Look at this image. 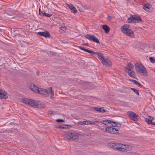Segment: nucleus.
Segmentation results:
<instances>
[{
  "label": "nucleus",
  "mask_w": 155,
  "mask_h": 155,
  "mask_svg": "<svg viewBox=\"0 0 155 155\" xmlns=\"http://www.w3.org/2000/svg\"><path fill=\"white\" fill-rule=\"evenodd\" d=\"M137 85H139V86L141 87L142 88H143V85H142L141 84H140V83H139V82H138L137 83Z\"/></svg>",
  "instance_id": "39"
},
{
  "label": "nucleus",
  "mask_w": 155,
  "mask_h": 155,
  "mask_svg": "<svg viewBox=\"0 0 155 155\" xmlns=\"http://www.w3.org/2000/svg\"><path fill=\"white\" fill-rule=\"evenodd\" d=\"M60 29L63 31H64L66 29V27H65V26L61 27L60 28Z\"/></svg>",
  "instance_id": "37"
},
{
  "label": "nucleus",
  "mask_w": 155,
  "mask_h": 155,
  "mask_svg": "<svg viewBox=\"0 0 155 155\" xmlns=\"http://www.w3.org/2000/svg\"><path fill=\"white\" fill-rule=\"evenodd\" d=\"M95 122H97V121H87V124H95Z\"/></svg>",
  "instance_id": "28"
},
{
  "label": "nucleus",
  "mask_w": 155,
  "mask_h": 155,
  "mask_svg": "<svg viewBox=\"0 0 155 155\" xmlns=\"http://www.w3.org/2000/svg\"><path fill=\"white\" fill-rule=\"evenodd\" d=\"M130 81L133 82L134 84H137V83L138 82L137 81H136L135 80H130Z\"/></svg>",
  "instance_id": "33"
},
{
  "label": "nucleus",
  "mask_w": 155,
  "mask_h": 155,
  "mask_svg": "<svg viewBox=\"0 0 155 155\" xmlns=\"http://www.w3.org/2000/svg\"><path fill=\"white\" fill-rule=\"evenodd\" d=\"M56 121L57 122H58V123L64 122V120L62 119H57L56 120Z\"/></svg>",
  "instance_id": "31"
},
{
  "label": "nucleus",
  "mask_w": 155,
  "mask_h": 155,
  "mask_svg": "<svg viewBox=\"0 0 155 155\" xmlns=\"http://www.w3.org/2000/svg\"><path fill=\"white\" fill-rule=\"evenodd\" d=\"M126 72L127 73H128L129 72V71H126Z\"/></svg>",
  "instance_id": "48"
},
{
  "label": "nucleus",
  "mask_w": 155,
  "mask_h": 155,
  "mask_svg": "<svg viewBox=\"0 0 155 155\" xmlns=\"http://www.w3.org/2000/svg\"><path fill=\"white\" fill-rule=\"evenodd\" d=\"M23 101L25 104L35 107L40 108L44 107L38 101H34L29 99H23Z\"/></svg>",
  "instance_id": "2"
},
{
  "label": "nucleus",
  "mask_w": 155,
  "mask_h": 155,
  "mask_svg": "<svg viewBox=\"0 0 155 155\" xmlns=\"http://www.w3.org/2000/svg\"><path fill=\"white\" fill-rule=\"evenodd\" d=\"M116 123H117L116 124H117V127H120V126H121V124H120L117 122H116Z\"/></svg>",
  "instance_id": "36"
},
{
  "label": "nucleus",
  "mask_w": 155,
  "mask_h": 155,
  "mask_svg": "<svg viewBox=\"0 0 155 155\" xmlns=\"http://www.w3.org/2000/svg\"><path fill=\"white\" fill-rule=\"evenodd\" d=\"M84 37L87 39L89 40L92 41H93L97 43H100L99 41L97 38L94 35H91L87 34L84 36Z\"/></svg>",
  "instance_id": "8"
},
{
  "label": "nucleus",
  "mask_w": 155,
  "mask_h": 155,
  "mask_svg": "<svg viewBox=\"0 0 155 155\" xmlns=\"http://www.w3.org/2000/svg\"><path fill=\"white\" fill-rule=\"evenodd\" d=\"M130 25H124L121 28L122 31L127 35L133 37L134 36V33L133 31L130 29H129Z\"/></svg>",
  "instance_id": "4"
},
{
  "label": "nucleus",
  "mask_w": 155,
  "mask_h": 155,
  "mask_svg": "<svg viewBox=\"0 0 155 155\" xmlns=\"http://www.w3.org/2000/svg\"><path fill=\"white\" fill-rule=\"evenodd\" d=\"M79 134L72 130L68 131L67 137L70 140H74L78 139Z\"/></svg>",
  "instance_id": "6"
},
{
  "label": "nucleus",
  "mask_w": 155,
  "mask_h": 155,
  "mask_svg": "<svg viewBox=\"0 0 155 155\" xmlns=\"http://www.w3.org/2000/svg\"><path fill=\"white\" fill-rule=\"evenodd\" d=\"M102 28L104 30L105 32L107 33L110 30L109 27L106 25H104L102 26Z\"/></svg>",
  "instance_id": "19"
},
{
  "label": "nucleus",
  "mask_w": 155,
  "mask_h": 155,
  "mask_svg": "<svg viewBox=\"0 0 155 155\" xmlns=\"http://www.w3.org/2000/svg\"><path fill=\"white\" fill-rule=\"evenodd\" d=\"M117 123L116 122L113 121L112 123L111 124V125L113 127H117Z\"/></svg>",
  "instance_id": "30"
},
{
  "label": "nucleus",
  "mask_w": 155,
  "mask_h": 155,
  "mask_svg": "<svg viewBox=\"0 0 155 155\" xmlns=\"http://www.w3.org/2000/svg\"><path fill=\"white\" fill-rule=\"evenodd\" d=\"M128 23H135L142 21V20L140 17L136 15H133L127 19Z\"/></svg>",
  "instance_id": "7"
},
{
  "label": "nucleus",
  "mask_w": 155,
  "mask_h": 155,
  "mask_svg": "<svg viewBox=\"0 0 155 155\" xmlns=\"http://www.w3.org/2000/svg\"><path fill=\"white\" fill-rule=\"evenodd\" d=\"M7 94L5 91H2L0 94V99H6L8 97Z\"/></svg>",
  "instance_id": "15"
},
{
  "label": "nucleus",
  "mask_w": 155,
  "mask_h": 155,
  "mask_svg": "<svg viewBox=\"0 0 155 155\" xmlns=\"http://www.w3.org/2000/svg\"><path fill=\"white\" fill-rule=\"evenodd\" d=\"M150 6L151 5H150V4L148 3H147L144 5L143 7V8L147 12H150Z\"/></svg>",
  "instance_id": "18"
},
{
  "label": "nucleus",
  "mask_w": 155,
  "mask_h": 155,
  "mask_svg": "<svg viewBox=\"0 0 155 155\" xmlns=\"http://www.w3.org/2000/svg\"><path fill=\"white\" fill-rule=\"evenodd\" d=\"M134 66L133 64L130 63L127 64L125 68L129 71H131V70L134 69Z\"/></svg>",
  "instance_id": "14"
},
{
  "label": "nucleus",
  "mask_w": 155,
  "mask_h": 155,
  "mask_svg": "<svg viewBox=\"0 0 155 155\" xmlns=\"http://www.w3.org/2000/svg\"><path fill=\"white\" fill-rule=\"evenodd\" d=\"M87 121H84L83 122V123L82 124L83 125H86V124L87 125Z\"/></svg>",
  "instance_id": "38"
},
{
  "label": "nucleus",
  "mask_w": 155,
  "mask_h": 155,
  "mask_svg": "<svg viewBox=\"0 0 155 155\" xmlns=\"http://www.w3.org/2000/svg\"><path fill=\"white\" fill-rule=\"evenodd\" d=\"M2 91V90L0 89V94L1 93Z\"/></svg>",
  "instance_id": "45"
},
{
  "label": "nucleus",
  "mask_w": 155,
  "mask_h": 155,
  "mask_svg": "<svg viewBox=\"0 0 155 155\" xmlns=\"http://www.w3.org/2000/svg\"><path fill=\"white\" fill-rule=\"evenodd\" d=\"M45 13V12L44 11H41L40 12V15L43 16H44V14Z\"/></svg>",
  "instance_id": "34"
},
{
  "label": "nucleus",
  "mask_w": 155,
  "mask_h": 155,
  "mask_svg": "<svg viewBox=\"0 0 155 155\" xmlns=\"http://www.w3.org/2000/svg\"><path fill=\"white\" fill-rule=\"evenodd\" d=\"M106 131L109 133L116 134H119V130L118 129L112 127H107L105 129Z\"/></svg>",
  "instance_id": "9"
},
{
  "label": "nucleus",
  "mask_w": 155,
  "mask_h": 155,
  "mask_svg": "<svg viewBox=\"0 0 155 155\" xmlns=\"http://www.w3.org/2000/svg\"><path fill=\"white\" fill-rule=\"evenodd\" d=\"M83 45H86V46H88V45H89L88 43H86L85 44H83Z\"/></svg>",
  "instance_id": "41"
},
{
  "label": "nucleus",
  "mask_w": 155,
  "mask_h": 155,
  "mask_svg": "<svg viewBox=\"0 0 155 155\" xmlns=\"http://www.w3.org/2000/svg\"><path fill=\"white\" fill-rule=\"evenodd\" d=\"M107 19L108 20H110L111 19V17L110 16H108L107 17Z\"/></svg>",
  "instance_id": "40"
},
{
  "label": "nucleus",
  "mask_w": 155,
  "mask_h": 155,
  "mask_svg": "<svg viewBox=\"0 0 155 155\" xmlns=\"http://www.w3.org/2000/svg\"><path fill=\"white\" fill-rule=\"evenodd\" d=\"M150 118H148L147 117L145 118V121L148 124H150L151 123H152V121L153 120V118H152V117L150 116H149Z\"/></svg>",
  "instance_id": "23"
},
{
  "label": "nucleus",
  "mask_w": 155,
  "mask_h": 155,
  "mask_svg": "<svg viewBox=\"0 0 155 155\" xmlns=\"http://www.w3.org/2000/svg\"><path fill=\"white\" fill-rule=\"evenodd\" d=\"M52 15V14H48V13H45L44 14V16H45L48 17H49Z\"/></svg>",
  "instance_id": "35"
},
{
  "label": "nucleus",
  "mask_w": 155,
  "mask_h": 155,
  "mask_svg": "<svg viewBox=\"0 0 155 155\" xmlns=\"http://www.w3.org/2000/svg\"><path fill=\"white\" fill-rule=\"evenodd\" d=\"M119 143H110L109 144V146L113 149L115 150H117L119 151H120V144Z\"/></svg>",
  "instance_id": "11"
},
{
  "label": "nucleus",
  "mask_w": 155,
  "mask_h": 155,
  "mask_svg": "<svg viewBox=\"0 0 155 155\" xmlns=\"http://www.w3.org/2000/svg\"><path fill=\"white\" fill-rule=\"evenodd\" d=\"M37 34L45 38H48L50 36V34L47 31L46 32H38L37 33Z\"/></svg>",
  "instance_id": "12"
},
{
  "label": "nucleus",
  "mask_w": 155,
  "mask_h": 155,
  "mask_svg": "<svg viewBox=\"0 0 155 155\" xmlns=\"http://www.w3.org/2000/svg\"><path fill=\"white\" fill-rule=\"evenodd\" d=\"M149 60L150 62L152 63H155V59L153 57H150Z\"/></svg>",
  "instance_id": "29"
},
{
  "label": "nucleus",
  "mask_w": 155,
  "mask_h": 155,
  "mask_svg": "<svg viewBox=\"0 0 155 155\" xmlns=\"http://www.w3.org/2000/svg\"><path fill=\"white\" fill-rule=\"evenodd\" d=\"M94 108L97 111L102 113H104L106 111V110L103 108V107L100 108L99 107H95Z\"/></svg>",
  "instance_id": "21"
},
{
  "label": "nucleus",
  "mask_w": 155,
  "mask_h": 155,
  "mask_svg": "<svg viewBox=\"0 0 155 155\" xmlns=\"http://www.w3.org/2000/svg\"><path fill=\"white\" fill-rule=\"evenodd\" d=\"M126 88L129 90L130 89L132 90L134 93L138 96H139L140 95V93L139 92V90H137L135 88H131L130 87H126Z\"/></svg>",
  "instance_id": "20"
},
{
  "label": "nucleus",
  "mask_w": 155,
  "mask_h": 155,
  "mask_svg": "<svg viewBox=\"0 0 155 155\" xmlns=\"http://www.w3.org/2000/svg\"><path fill=\"white\" fill-rule=\"evenodd\" d=\"M113 121L110 120H104L103 121L102 123L106 125L109 124H111Z\"/></svg>",
  "instance_id": "24"
},
{
  "label": "nucleus",
  "mask_w": 155,
  "mask_h": 155,
  "mask_svg": "<svg viewBox=\"0 0 155 155\" xmlns=\"http://www.w3.org/2000/svg\"><path fill=\"white\" fill-rule=\"evenodd\" d=\"M132 147L128 145H126V152L127 151H130L132 150Z\"/></svg>",
  "instance_id": "26"
},
{
  "label": "nucleus",
  "mask_w": 155,
  "mask_h": 155,
  "mask_svg": "<svg viewBox=\"0 0 155 155\" xmlns=\"http://www.w3.org/2000/svg\"><path fill=\"white\" fill-rule=\"evenodd\" d=\"M68 7L71 9L72 12L75 13H76L77 10L75 7L72 5L70 4L68 5Z\"/></svg>",
  "instance_id": "16"
},
{
  "label": "nucleus",
  "mask_w": 155,
  "mask_h": 155,
  "mask_svg": "<svg viewBox=\"0 0 155 155\" xmlns=\"http://www.w3.org/2000/svg\"><path fill=\"white\" fill-rule=\"evenodd\" d=\"M131 71L129 73L128 75L130 77L135 78H136L135 77V72L133 70Z\"/></svg>",
  "instance_id": "25"
},
{
  "label": "nucleus",
  "mask_w": 155,
  "mask_h": 155,
  "mask_svg": "<svg viewBox=\"0 0 155 155\" xmlns=\"http://www.w3.org/2000/svg\"><path fill=\"white\" fill-rule=\"evenodd\" d=\"M78 47L81 50H82L84 51H85V52H88V53L91 54V55H92L93 53V52L94 51L84 48L80 46H78Z\"/></svg>",
  "instance_id": "17"
},
{
  "label": "nucleus",
  "mask_w": 155,
  "mask_h": 155,
  "mask_svg": "<svg viewBox=\"0 0 155 155\" xmlns=\"http://www.w3.org/2000/svg\"><path fill=\"white\" fill-rule=\"evenodd\" d=\"M65 126H67L68 127L69 126L70 127H71V126L70 125H65Z\"/></svg>",
  "instance_id": "44"
},
{
  "label": "nucleus",
  "mask_w": 155,
  "mask_h": 155,
  "mask_svg": "<svg viewBox=\"0 0 155 155\" xmlns=\"http://www.w3.org/2000/svg\"><path fill=\"white\" fill-rule=\"evenodd\" d=\"M135 69L139 73H142L143 75L147 76L148 73L145 67L140 62L135 64Z\"/></svg>",
  "instance_id": "5"
},
{
  "label": "nucleus",
  "mask_w": 155,
  "mask_h": 155,
  "mask_svg": "<svg viewBox=\"0 0 155 155\" xmlns=\"http://www.w3.org/2000/svg\"><path fill=\"white\" fill-rule=\"evenodd\" d=\"M127 114L132 120L134 121L137 120L138 116L134 112L130 111L127 112Z\"/></svg>",
  "instance_id": "10"
},
{
  "label": "nucleus",
  "mask_w": 155,
  "mask_h": 155,
  "mask_svg": "<svg viewBox=\"0 0 155 155\" xmlns=\"http://www.w3.org/2000/svg\"><path fill=\"white\" fill-rule=\"evenodd\" d=\"M56 127L57 128H59V129H65L66 128V127L65 126H64V125H59L58 127Z\"/></svg>",
  "instance_id": "32"
},
{
  "label": "nucleus",
  "mask_w": 155,
  "mask_h": 155,
  "mask_svg": "<svg viewBox=\"0 0 155 155\" xmlns=\"http://www.w3.org/2000/svg\"><path fill=\"white\" fill-rule=\"evenodd\" d=\"M79 10L80 12H83V9L81 8V9H79Z\"/></svg>",
  "instance_id": "43"
},
{
  "label": "nucleus",
  "mask_w": 155,
  "mask_h": 155,
  "mask_svg": "<svg viewBox=\"0 0 155 155\" xmlns=\"http://www.w3.org/2000/svg\"><path fill=\"white\" fill-rule=\"evenodd\" d=\"M120 151L126 152V145L120 143Z\"/></svg>",
  "instance_id": "22"
},
{
  "label": "nucleus",
  "mask_w": 155,
  "mask_h": 155,
  "mask_svg": "<svg viewBox=\"0 0 155 155\" xmlns=\"http://www.w3.org/2000/svg\"><path fill=\"white\" fill-rule=\"evenodd\" d=\"M41 11L40 9H39V14H40V12H41Z\"/></svg>",
  "instance_id": "46"
},
{
  "label": "nucleus",
  "mask_w": 155,
  "mask_h": 155,
  "mask_svg": "<svg viewBox=\"0 0 155 155\" xmlns=\"http://www.w3.org/2000/svg\"><path fill=\"white\" fill-rule=\"evenodd\" d=\"M150 124H151L152 125H155V122H153L152 121V123H151Z\"/></svg>",
  "instance_id": "42"
},
{
  "label": "nucleus",
  "mask_w": 155,
  "mask_h": 155,
  "mask_svg": "<svg viewBox=\"0 0 155 155\" xmlns=\"http://www.w3.org/2000/svg\"><path fill=\"white\" fill-rule=\"evenodd\" d=\"M29 88L35 92H36L37 91H38V89L39 87L34 84H31L30 85H29Z\"/></svg>",
  "instance_id": "13"
},
{
  "label": "nucleus",
  "mask_w": 155,
  "mask_h": 155,
  "mask_svg": "<svg viewBox=\"0 0 155 155\" xmlns=\"http://www.w3.org/2000/svg\"><path fill=\"white\" fill-rule=\"evenodd\" d=\"M38 90V91H37L36 93H38L44 96H48L49 94L51 95V97H52L54 95V91L52 87L48 88L46 89L39 88Z\"/></svg>",
  "instance_id": "3"
},
{
  "label": "nucleus",
  "mask_w": 155,
  "mask_h": 155,
  "mask_svg": "<svg viewBox=\"0 0 155 155\" xmlns=\"http://www.w3.org/2000/svg\"><path fill=\"white\" fill-rule=\"evenodd\" d=\"M8 15L9 16L8 17V18H15V17H16V15L14 14H13V13L12 14L11 13H9Z\"/></svg>",
  "instance_id": "27"
},
{
  "label": "nucleus",
  "mask_w": 155,
  "mask_h": 155,
  "mask_svg": "<svg viewBox=\"0 0 155 155\" xmlns=\"http://www.w3.org/2000/svg\"><path fill=\"white\" fill-rule=\"evenodd\" d=\"M52 113H53L52 112H51V113H49V114H52Z\"/></svg>",
  "instance_id": "47"
},
{
  "label": "nucleus",
  "mask_w": 155,
  "mask_h": 155,
  "mask_svg": "<svg viewBox=\"0 0 155 155\" xmlns=\"http://www.w3.org/2000/svg\"><path fill=\"white\" fill-rule=\"evenodd\" d=\"M38 72H37V74H38Z\"/></svg>",
  "instance_id": "49"
},
{
  "label": "nucleus",
  "mask_w": 155,
  "mask_h": 155,
  "mask_svg": "<svg viewBox=\"0 0 155 155\" xmlns=\"http://www.w3.org/2000/svg\"><path fill=\"white\" fill-rule=\"evenodd\" d=\"M92 55H97L98 56V58L100 60L101 63L106 66L109 67L111 65V62L110 60L105 58L104 54L101 52H96L94 51Z\"/></svg>",
  "instance_id": "1"
}]
</instances>
